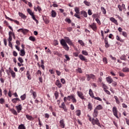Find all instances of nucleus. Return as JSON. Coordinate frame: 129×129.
<instances>
[{"label":"nucleus","instance_id":"nucleus-23","mask_svg":"<svg viewBox=\"0 0 129 129\" xmlns=\"http://www.w3.org/2000/svg\"><path fill=\"white\" fill-rule=\"evenodd\" d=\"M21 100H20V98H13L12 99V102L13 103L16 104L17 101H20Z\"/></svg>","mask_w":129,"mask_h":129},{"label":"nucleus","instance_id":"nucleus-20","mask_svg":"<svg viewBox=\"0 0 129 129\" xmlns=\"http://www.w3.org/2000/svg\"><path fill=\"white\" fill-rule=\"evenodd\" d=\"M20 53H19V55L20 56H22L23 57V56H25L26 55V52L25 51V49H22L21 50H20Z\"/></svg>","mask_w":129,"mask_h":129},{"label":"nucleus","instance_id":"nucleus-11","mask_svg":"<svg viewBox=\"0 0 129 129\" xmlns=\"http://www.w3.org/2000/svg\"><path fill=\"white\" fill-rule=\"evenodd\" d=\"M106 80L107 82L109 83V84H111V83L113 82V80L112 79V78H111V77L110 76H108V77H106Z\"/></svg>","mask_w":129,"mask_h":129},{"label":"nucleus","instance_id":"nucleus-22","mask_svg":"<svg viewBox=\"0 0 129 129\" xmlns=\"http://www.w3.org/2000/svg\"><path fill=\"white\" fill-rule=\"evenodd\" d=\"M19 17H21L22 19H23L24 20H26V19H27V16H26L24 14L21 12L19 13Z\"/></svg>","mask_w":129,"mask_h":129},{"label":"nucleus","instance_id":"nucleus-10","mask_svg":"<svg viewBox=\"0 0 129 129\" xmlns=\"http://www.w3.org/2000/svg\"><path fill=\"white\" fill-rule=\"evenodd\" d=\"M17 31L21 32V33H23V34H24V35H26L27 33H29V30L24 29L23 28L18 29Z\"/></svg>","mask_w":129,"mask_h":129},{"label":"nucleus","instance_id":"nucleus-19","mask_svg":"<svg viewBox=\"0 0 129 129\" xmlns=\"http://www.w3.org/2000/svg\"><path fill=\"white\" fill-rule=\"evenodd\" d=\"M13 32L10 31L9 32V38H8V41H12L13 40Z\"/></svg>","mask_w":129,"mask_h":129},{"label":"nucleus","instance_id":"nucleus-21","mask_svg":"<svg viewBox=\"0 0 129 129\" xmlns=\"http://www.w3.org/2000/svg\"><path fill=\"white\" fill-rule=\"evenodd\" d=\"M97 115H98V110H96V109H94L93 116H94V117H97Z\"/></svg>","mask_w":129,"mask_h":129},{"label":"nucleus","instance_id":"nucleus-6","mask_svg":"<svg viewBox=\"0 0 129 129\" xmlns=\"http://www.w3.org/2000/svg\"><path fill=\"white\" fill-rule=\"evenodd\" d=\"M112 112L113 114V115L116 117V118H119L118 115L117 114V112H118V111L117 110V108L116 107L114 106L112 108Z\"/></svg>","mask_w":129,"mask_h":129},{"label":"nucleus","instance_id":"nucleus-2","mask_svg":"<svg viewBox=\"0 0 129 129\" xmlns=\"http://www.w3.org/2000/svg\"><path fill=\"white\" fill-rule=\"evenodd\" d=\"M92 124L93 125H95L96 124L99 127H101V125H100V122H99V120L97 118H94L92 119Z\"/></svg>","mask_w":129,"mask_h":129},{"label":"nucleus","instance_id":"nucleus-41","mask_svg":"<svg viewBox=\"0 0 129 129\" xmlns=\"http://www.w3.org/2000/svg\"><path fill=\"white\" fill-rule=\"evenodd\" d=\"M26 97H27V96L26 94H24L23 95L21 96L20 98L22 100H25V99H26Z\"/></svg>","mask_w":129,"mask_h":129},{"label":"nucleus","instance_id":"nucleus-49","mask_svg":"<svg viewBox=\"0 0 129 129\" xmlns=\"http://www.w3.org/2000/svg\"><path fill=\"white\" fill-rule=\"evenodd\" d=\"M18 61L20 62V63H21V64L24 63V59H23V58L21 57L18 58Z\"/></svg>","mask_w":129,"mask_h":129},{"label":"nucleus","instance_id":"nucleus-57","mask_svg":"<svg viewBox=\"0 0 129 129\" xmlns=\"http://www.w3.org/2000/svg\"><path fill=\"white\" fill-rule=\"evenodd\" d=\"M36 9L37 10H38L39 13H41V12H42V9L40 8V6H37Z\"/></svg>","mask_w":129,"mask_h":129},{"label":"nucleus","instance_id":"nucleus-55","mask_svg":"<svg viewBox=\"0 0 129 129\" xmlns=\"http://www.w3.org/2000/svg\"><path fill=\"white\" fill-rule=\"evenodd\" d=\"M94 99H96V100H99V101H102V99L101 98L98 97H94Z\"/></svg>","mask_w":129,"mask_h":129},{"label":"nucleus","instance_id":"nucleus-42","mask_svg":"<svg viewBox=\"0 0 129 129\" xmlns=\"http://www.w3.org/2000/svg\"><path fill=\"white\" fill-rule=\"evenodd\" d=\"M116 39L117 41H119V42H123V40H122L121 38H119V36L118 35H117L116 36Z\"/></svg>","mask_w":129,"mask_h":129},{"label":"nucleus","instance_id":"nucleus-31","mask_svg":"<svg viewBox=\"0 0 129 129\" xmlns=\"http://www.w3.org/2000/svg\"><path fill=\"white\" fill-rule=\"evenodd\" d=\"M83 3L85 6H87V7H90V6H91V4L88 1H84Z\"/></svg>","mask_w":129,"mask_h":129},{"label":"nucleus","instance_id":"nucleus-32","mask_svg":"<svg viewBox=\"0 0 129 129\" xmlns=\"http://www.w3.org/2000/svg\"><path fill=\"white\" fill-rule=\"evenodd\" d=\"M10 111H11L12 113L14 114V115H18V113L17 112V111L15 110V109H11Z\"/></svg>","mask_w":129,"mask_h":129},{"label":"nucleus","instance_id":"nucleus-12","mask_svg":"<svg viewBox=\"0 0 129 129\" xmlns=\"http://www.w3.org/2000/svg\"><path fill=\"white\" fill-rule=\"evenodd\" d=\"M55 85L57 86L58 88H61L63 85H62V84H61V82H60V80H57L55 82Z\"/></svg>","mask_w":129,"mask_h":129},{"label":"nucleus","instance_id":"nucleus-3","mask_svg":"<svg viewBox=\"0 0 129 129\" xmlns=\"http://www.w3.org/2000/svg\"><path fill=\"white\" fill-rule=\"evenodd\" d=\"M69 101H70V100H72V102L73 103H76L77 102V100L76 99V98H75V95H71L70 96H68Z\"/></svg>","mask_w":129,"mask_h":129},{"label":"nucleus","instance_id":"nucleus-33","mask_svg":"<svg viewBox=\"0 0 129 129\" xmlns=\"http://www.w3.org/2000/svg\"><path fill=\"white\" fill-rule=\"evenodd\" d=\"M76 115H77V116H80V115H81V110H77L76 111Z\"/></svg>","mask_w":129,"mask_h":129},{"label":"nucleus","instance_id":"nucleus-16","mask_svg":"<svg viewBox=\"0 0 129 129\" xmlns=\"http://www.w3.org/2000/svg\"><path fill=\"white\" fill-rule=\"evenodd\" d=\"M79 58H80V60L82 61H85V62H87V59L85 58V57L83 56L82 54H80L79 55Z\"/></svg>","mask_w":129,"mask_h":129},{"label":"nucleus","instance_id":"nucleus-1","mask_svg":"<svg viewBox=\"0 0 129 129\" xmlns=\"http://www.w3.org/2000/svg\"><path fill=\"white\" fill-rule=\"evenodd\" d=\"M64 39H61L60 40V45H61L62 48H63L66 51H69L70 47L68 45L71 46H72V47H74V43H73V42L70 39L69 37H64Z\"/></svg>","mask_w":129,"mask_h":129},{"label":"nucleus","instance_id":"nucleus-8","mask_svg":"<svg viewBox=\"0 0 129 129\" xmlns=\"http://www.w3.org/2000/svg\"><path fill=\"white\" fill-rule=\"evenodd\" d=\"M89 28H91V29L93 30V31H94V32H96V31H97V26H96V24L95 23L89 25Z\"/></svg>","mask_w":129,"mask_h":129},{"label":"nucleus","instance_id":"nucleus-59","mask_svg":"<svg viewBox=\"0 0 129 129\" xmlns=\"http://www.w3.org/2000/svg\"><path fill=\"white\" fill-rule=\"evenodd\" d=\"M103 61L104 62V63L105 64H107V59H106V57H104V58H103Z\"/></svg>","mask_w":129,"mask_h":129},{"label":"nucleus","instance_id":"nucleus-43","mask_svg":"<svg viewBox=\"0 0 129 129\" xmlns=\"http://www.w3.org/2000/svg\"><path fill=\"white\" fill-rule=\"evenodd\" d=\"M122 71L123 72H129V68H127V67H125V68H123Z\"/></svg>","mask_w":129,"mask_h":129},{"label":"nucleus","instance_id":"nucleus-14","mask_svg":"<svg viewBox=\"0 0 129 129\" xmlns=\"http://www.w3.org/2000/svg\"><path fill=\"white\" fill-rule=\"evenodd\" d=\"M9 72L11 73L12 77L13 78H16V73L13 71V70L11 69V68H9Z\"/></svg>","mask_w":129,"mask_h":129},{"label":"nucleus","instance_id":"nucleus-4","mask_svg":"<svg viewBox=\"0 0 129 129\" xmlns=\"http://www.w3.org/2000/svg\"><path fill=\"white\" fill-rule=\"evenodd\" d=\"M78 96L82 99V100H86V98H85V96L83 93L81 91H77V92Z\"/></svg>","mask_w":129,"mask_h":129},{"label":"nucleus","instance_id":"nucleus-54","mask_svg":"<svg viewBox=\"0 0 129 129\" xmlns=\"http://www.w3.org/2000/svg\"><path fill=\"white\" fill-rule=\"evenodd\" d=\"M96 22H97V24H98V25H101V22H100V20H99V19L98 18H96L95 19Z\"/></svg>","mask_w":129,"mask_h":129},{"label":"nucleus","instance_id":"nucleus-28","mask_svg":"<svg viewBox=\"0 0 129 129\" xmlns=\"http://www.w3.org/2000/svg\"><path fill=\"white\" fill-rule=\"evenodd\" d=\"M81 15H83V17H84V18H87V12H86L85 11H82L81 12Z\"/></svg>","mask_w":129,"mask_h":129},{"label":"nucleus","instance_id":"nucleus-50","mask_svg":"<svg viewBox=\"0 0 129 129\" xmlns=\"http://www.w3.org/2000/svg\"><path fill=\"white\" fill-rule=\"evenodd\" d=\"M66 22L68 23L69 24H71V20L68 18H66L65 19Z\"/></svg>","mask_w":129,"mask_h":129},{"label":"nucleus","instance_id":"nucleus-58","mask_svg":"<svg viewBox=\"0 0 129 129\" xmlns=\"http://www.w3.org/2000/svg\"><path fill=\"white\" fill-rule=\"evenodd\" d=\"M67 100H69V98L68 97H68H64L63 98L64 102H66L67 101Z\"/></svg>","mask_w":129,"mask_h":129},{"label":"nucleus","instance_id":"nucleus-25","mask_svg":"<svg viewBox=\"0 0 129 129\" xmlns=\"http://www.w3.org/2000/svg\"><path fill=\"white\" fill-rule=\"evenodd\" d=\"M43 20L44 21L45 24H49V23H50V21H49V20H48V19H47V17H46L45 16L43 17Z\"/></svg>","mask_w":129,"mask_h":129},{"label":"nucleus","instance_id":"nucleus-62","mask_svg":"<svg viewBox=\"0 0 129 129\" xmlns=\"http://www.w3.org/2000/svg\"><path fill=\"white\" fill-rule=\"evenodd\" d=\"M44 117L45 118H49L50 117V115L48 113H45L44 114Z\"/></svg>","mask_w":129,"mask_h":129},{"label":"nucleus","instance_id":"nucleus-36","mask_svg":"<svg viewBox=\"0 0 129 129\" xmlns=\"http://www.w3.org/2000/svg\"><path fill=\"white\" fill-rule=\"evenodd\" d=\"M18 129H26V126L24 124H21L19 125Z\"/></svg>","mask_w":129,"mask_h":129},{"label":"nucleus","instance_id":"nucleus-7","mask_svg":"<svg viewBox=\"0 0 129 129\" xmlns=\"http://www.w3.org/2000/svg\"><path fill=\"white\" fill-rule=\"evenodd\" d=\"M86 76L87 77V81H90V79H93V80H94V79H95V75L92 74H91L90 75H86Z\"/></svg>","mask_w":129,"mask_h":129},{"label":"nucleus","instance_id":"nucleus-35","mask_svg":"<svg viewBox=\"0 0 129 129\" xmlns=\"http://www.w3.org/2000/svg\"><path fill=\"white\" fill-rule=\"evenodd\" d=\"M54 95L55 99H57L58 97H59V93L58 92V91H55Z\"/></svg>","mask_w":129,"mask_h":129},{"label":"nucleus","instance_id":"nucleus-38","mask_svg":"<svg viewBox=\"0 0 129 129\" xmlns=\"http://www.w3.org/2000/svg\"><path fill=\"white\" fill-rule=\"evenodd\" d=\"M54 54L56 55V56H58V57H62V54L59 53L58 51L54 52Z\"/></svg>","mask_w":129,"mask_h":129},{"label":"nucleus","instance_id":"nucleus-47","mask_svg":"<svg viewBox=\"0 0 129 129\" xmlns=\"http://www.w3.org/2000/svg\"><path fill=\"white\" fill-rule=\"evenodd\" d=\"M82 53L83 55H85V56L88 55V52H87V51H86V50H83L82 51Z\"/></svg>","mask_w":129,"mask_h":129},{"label":"nucleus","instance_id":"nucleus-46","mask_svg":"<svg viewBox=\"0 0 129 129\" xmlns=\"http://www.w3.org/2000/svg\"><path fill=\"white\" fill-rule=\"evenodd\" d=\"M102 88H103L104 91L107 89V86L103 83H102Z\"/></svg>","mask_w":129,"mask_h":129},{"label":"nucleus","instance_id":"nucleus-5","mask_svg":"<svg viewBox=\"0 0 129 129\" xmlns=\"http://www.w3.org/2000/svg\"><path fill=\"white\" fill-rule=\"evenodd\" d=\"M79 8L78 7H76L75 8V12H76V14H74V17H76L77 19H81V17L79 15Z\"/></svg>","mask_w":129,"mask_h":129},{"label":"nucleus","instance_id":"nucleus-40","mask_svg":"<svg viewBox=\"0 0 129 129\" xmlns=\"http://www.w3.org/2000/svg\"><path fill=\"white\" fill-rule=\"evenodd\" d=\"M27 13H28V14H29V15H30V16H31L34 15V13L30 9H28L27 10Z\"/></svg>","mask_w":129,"mask_h":129},{"label":"nucleus","instance_id":"nucleus-17","mask_svg":"<svg viewBox=\"0 0 129 129\" xmlns=\"http://www.w3.org/2000/svg\"><path fill=\"white\" fill-rule=\"evenodd\" d=\"M104 43H105V48H109L110 45L108 44V40H107V38H105L104 39Z\"/></svg>","mask_w":129,"mask_h":129},{"label":"nucleus","instance_id":"nucleus-26","mask_svg":"<svg viewBox=\"0 0 129 129\" xmlns=\"http://www.w3.org/2000/svg\"><path fill=\"white\" fill-rule=\"evenodd\" d=\"M89 94L92 98H94V94H93V92H92V90L91 89H89Z\"/></svg>","mask_w":129,"mask_h":129},{"label":"nucleus","instance_id":"nucleus-44","mask_svg":"<svg viewBox=\"0 0 129 129\" xmlns=\"http://www.w3.org/2000/svg\"><path fill=\"white\" fill-rule=\"evenodd\" d=\"M29 40L30 41H32L33 42H35V41H36V38L34 36H30L29 37Z\"/></svg>","mask_w":129,"mask_h":129},{"label":"nucleus","instance_id":"nucleus-48","mask_svg":"<svg viewBox=\"0 0 129 129\" xmlns=\"http://www.w3.org/2000/svg\"><path fill=\"white\" fill-rule=\"evenodd\" d=\"M122 35L123 36V37H125V38L127 37V33L124 31H122Z\"/></svg>","mask_w":129,"mask_h":129},{"label":"nucleus","instance_id":"nucleus-52","mask_svg":"<svg viewBox=\"0 0 129 129\" xmlns=\"http://www.w3.org/2000/svg\"><path fill=\"white\" fill-rule=\"evenodd\" d=\"M32 95L34 99H36V97H37V93H36V92H33Z\"/></svg>","mask_w":129,"mask_h":129},{"label":"nucleus","instance_id":"nucleus-34","mask_svg":"<svg viewBox=\"0 0 129 129\" xmlns=\"http://www.w3.org/2000/svg\"><path fill=\"white\" fill-rule=\"evenodd\" d=\"M88 109H90V111L92 110V104L90 102L88 103Z\"/></svg>","mask_w":129,"mask_h":129},{"label":"nucleus","instance_id":"nucleus-63","mask_svg":"<svg viewBox=\"0 0 129 129\" xmlns=\"http://www.w3.org/2000/svg\"><path fill=\"white\" fill-rule=\"evenodd\" d=\"M64 57L68 61H70V57H69V56H68V55L67 54L64 55Z\"/></svg>","mask_w":129,"mask_h":129},{"label":"nucleus","instance_id":"nucleus-9","mask_svg":"<svg viewBox=\"0 0 129 129\" xmlns=\"http://www.w3.org/2000/svg\"><path fill=\"white\" fill-rule=\"evenodd\" d=\"M59 108H62L65 112H67V111H68V108H67V107H66V105L65 104V103L64 102H62L61 105L59 106Z\"/></svg>","mask_w":129,"mask_h":129},{"label":"nucleus","instance_id":"nucleus-56","mask_svg":"<svg viewBox=\"0 0 129 129\" xmlns=\"http://www.w3.org/2000/svg\"><path fill=\"white\" fill-rule=\"evenodd\" d=\"M88 14L89 16H91L92 15V11L90 9L88 10Z\"/></svg>","mask_w":129,"mask_h":129},{"label":"nucleus","instance_id":"nucleus-27","mask_svg":"<svg viewBox=\"0 0 129 129\" xmlns=\"http://www.w3.org/2000/svg\"><path fill=\"white\" fill-rule=\"evenodd\" d=\"M57 16V13L55 12L54 10H52L51 11V16L52 18H56V16Z\"/></svg>","mask_w":129,"mask_h":129},{"label":"nucleus","instance_id":"nucleus-60","mask_svg":"<svg viewBox=\"0 0 129 129\" xmlns=\"http://www.w3.org/2000/svg\"><path fill=\"white\" fill-rule=\"evenodd\" d=\"M60 81H61L62 84H65L66 83V81H65V79H61Z\"/></svg>","mask_w":129,"mask_h":129},{"label":"nucleus","instance_id":"nucleus-45","mask_svg":"<svg viewBox=\"0 0 129 129\" xmlns=\"http://www.w3.org/2000/svg\"><path fill=\"white\" fill-rule=\"evenodd\" d=\"M101 10L102 11L104 15H105L106 14V11L104 7H101Z\"/></svg>","mask_w":129,"mask_h":129},{"label":"nucleus","instance_id":"nucleus-13","mask_svg":"<svg viewBox=\"0 0 129 129\" xmlns=\"http://www.w3.org/2000/svg\"><path fill=\"white\" fill-rule=\"evenodd\" d=\"M16 109L17 110V112L18 113H20L21 112V111L22 109H23V107L22 106V105L19 104V105L15 106Z\"/></svg>","mask_w":129,"mask_h":129},{"label":"nucleus","instance_id":"nucleus-29","mask_svg":"<svg viewBox=\"0 0 129 129\" xmlns=\"http://www.w3.org/2000/svg\"><path fill=\"white\" fill-rule=\"evenodd\" d=\"M26 117L28 119V120H34V118L31 115H26Z\"/></svg>","mask_w":129,"mask_h":129},{"label":"nucleus","instance_id":"nucleus-30","mask_svg":"<svg viewBox=\"0 0 129 129\" xmlns=\"http://www.w3.org/2000/svg\"><path fill=\"white\" fill-rule=\"evenodd\" d=\"M120 59L123 61H126V56L125 54H123L120 57Z\"/></svg>","mask_w":129,"mask_h":129},{"label":"nucleus","instance_id":"nucleus-18","mask_svg":"<svg viewBox=\"0 0 129 129\" xmlns=\"http://www.w3.org/2000/svg\"><path fill=\"white\" fill-rule=\"evenodd\" d=\"M110 21H111V22H112V23H114L115 25H116V26H117V25H118V23H117V20H116L113 17L110 18Z\"/></svg>","mask_w":129,"mask_h":129},{"label":"nucleus","instance_id":"nucleus-15","mask_svg":"<svg viewBox=\"0 0 129 129\" xmlns=\"http://www.w3.org/2000/svg\"><path fill=\"white\" fill-rule=\"evenodd\" d=\"M64 122H65V121H64V119H61L59 121L60 126L62 128H64V127H65Z\"/></svg>","mask_w":129,"mask_h":129},{"label":"nucleus","instance_id":"nucleus-24","mask_svg":"<svg viewBox=\"0 0 129 129\" xmlns=\"http://www.w3.org/2000/svg\"><path fill=\"white\" fill-rule=\"evenodd\" d=\"M96 110H101V109H103V107L101 105H98L96 106V108H95Z\"/></svg>","mask_w":129,"mask_h":129},{"label":"nucleus","instance_id":"nucleus-51","mask_svg":"<svg viewBox=\"0 0 129 129\" xmlns=\"http://www.w3.org/2000/svg\"><path fill=\"white\" fill-rule=\"evenodd\" d=\"M0 103L1 104H4V103H5V99L1 98L0 99Z\"/></svg>","mask_w":129,"mask_h":129},{"label":"nucleus","instance_id":"nucleus-53","mask_svg":"<svg viewBox=\"0 0 129 129\" xmlns=\"http://www.w3.org/2000/svg\"><path fill=\"white\" fill-rule=\"evenodd\" d=\"M78 43L80 44L81 46H84V42H83V41L82 40H78Z\"/></svg>","mask_w":129,"mask_h":129},{"label":"nucleus","instance_id":"nucleus-39","mask_svg":"<svg viewBox=\"0 0 129 129\" xmlns=\"http://www.w3.org/2000/svg\"><path fill=\"white\" fill-rule=\"evenodd\" d=\"M114 98L115 99L116 103H117V104H119L120 102H119V100H118V98L117 97V96H114Z\"/></svg>","mask_w":129,"mask_h":129},{"label":"nucleus","instance_id":"nucleus-61","mask_svg":"<svg viewBox=\"0 0 129 129\" xmlns=\"http://www.w3.org/2000/svg\"><path fill=\"white\" fill-rule=\"evenodd\" d=\"M13 56H14V57H17L18 56V52H17V51H14L13 52Z\"/></svg>","mask_w":129,"mask_h":129},{"label":"nucleus","instance_id":"nucleus-37","mask_svg":"<svg viewBox=\"0 0 129 129\" xmlns=\"http://www.w3.org/2000/svg\"><path fill=\"white\" fill-rule=\"evenodd\" d=\"M31 17H32L33 20H34V21H35V22H36L37 24H39V21H38V20H37L36 19V17H35V15L33 14V15H32Z\"/></svg>","mask_w":129,"mask_h":129},{"label":"nucleus","instance_id":"nucleus-64","mask_svg":"<svg viewBox=\"0 0 129 129\" xmlns=\"http://www.w3.org/2000/svg\"><path fill=\"white\" fill-rule=\"evenodd\" d=\"M36 74L40 75V76H42V72L40 70H38L37 72H36Z\"/></svg>","mask_w":129,"mask_h":129}]
</instances>
